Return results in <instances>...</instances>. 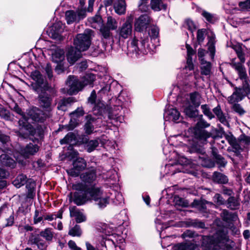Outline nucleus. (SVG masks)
Instances as JSON below:
<instances>
[{
    "mask_svg": "<svg viewBox=\"0 0 250 250\" xmlns=\"http://www.w3.org/2000/svg\"><path fill=\"white\" fill-rule=\"evenodd\" d=\"M210 125L205 120H200L197 122L195 126L189 128L185 133V145L193 147L197 140H205L211 136V134L204 128L209 126Z\"/></svg>",
    "mask_w": 250,
    "mask_h": 250,
    "instance_id": "1",
    "label": "nucleus"
},
{
    "mask_svg": "<svg viewBox=\"0 0 250 250\" xmlns=\"http://www.w3.org/2000/svg\"><path fill=\"white\" fill-rule=\"evenodd\" d=\"M95 78V76L91 73L86 74L81 81H79L74 76H70L66 81V85L69 87L68 93L70 95H73L82 90L86 85L92 87Z\"/></svg>",
    "mask_w": 250,
    "mask_h": 250,
    "instance_id": "2",
    "label": "nucleus"
},
{
    "mask_svg": "<svg viewBox=\"0 0 250 250\" xmlns=\"http://www.w3.org/2000/svg\"><path fill=\"white\" fill-rule=\"evenodd\" d=\"M95 78V76L91 73L86 74L81 81H79L74 76H70L66 81V85L69 87L68 93L70 95H73L82 90L86 85L92 87Z\"/></svg>",
    "mask_w": 250,
    "mask_h": 250,
    "instance_id": "3",
    "label": "nucleus"
},
{
    "mask_svg": "<svg viewBox=\"0 0 250 250\" xmlns=\"http://www.w3.org/2000/svg\"><path fill=\"white\" fill-rule=\"evenodd\" d=\"M173 157H176V163H169L165 166V170L167 174L173 175L177 172L188 173V168L189 167L190 161L183 156L178 154L175 151L171 152Z\"/></svg>",
    "mask_w": 250,
    "mask_h": 250,
    "instance_id": "4",
    "label": "nucleus"
},
{
    "mask_svg": "<svg viewBox=\"0 0 250 250\" xmlns=\"http://www.w3.org/2000/svg\"><path fill=\"white\" fill-rule=\"evenodd\" d=\"M91 200L95 201V204L100 208H104L109 203L110 197L104 194L100 188L95 186L91 187L87 190Z\"/></svg>",
    "mask_w": 250,
    "mask_h": 250,
    "instance_id": "5",
    "label": "nucleus"
},
{
    "mask_svg": "<svg viewBox=\"0 0 250 250\" xmlns=\"http://www.w3.org/2000/svg\"><path fill=\"white\" fill-rule=\"evenodd\" d=\"M92 36L93 31L89 29L85 30L83 33L78 34L74 40L76 49L81 52L87 50L91 44Z\"/></svg>",
    "mask_w": 250,
    "mask_h": 250,
    "instance_id": "6",
    "label": "nucleus"
},
{
    "mask_svg": "<svg viewBox=\"0 0 250 250\" xmlns=\"http://www.w3.org/2000/svg\"><path fill=\"white\" fill-rule=\"evenodd\" d=\"M14 110L21 116V118L19 121V134L23 138H26L29 135H35L33 132V128L31 125L27 123V117L23 114L21 109L17 105L15 104L13 107Z\"/></svg>",
    "mask_w": 250,
    "mask_h": 250,
    "instance_id": "7",
    "label": "nucleus"
},
{
    "mask_svg": "<svg viewBox=\"0 0 250 250\" xmlns=\"http://www.w3.org/2000/svg\"><path fill=\"white\" fill-rule=\"evenodd\" d=\"M81 7L78 8L76 11L68 10L65 12V19L68 24L73 22H78L83 19L86 16V9L83 7L85 4L84 0H79Z\"/></svg>",
    "mask_w": 250,
    "mask_h": 250,
    "instance_id": "8",
    "label": "nucleus"
},
{
    "mask_svg": "<svg viewBox=\"0 0 250 250\" xmlns=\"http://www.w3.org/2000/svg\"><path fill=\"white\" fill-rule=\"evenodd\" d=\"M133 15L130 14L127 16L125 21L118 28L116 33L119 40L127 39L132 36L133 32Z\"/></svg>",
    "mask_w": 250,
    "mask_h": 250,
    "instance_id": "9",
    "label": "nucleus"
},
{
    "mask_svg": "<svg viewBox=\"0 0 250 250\" xmlns=\"http://www.w3.org/2000/svg\"><path fill=\"white\" fill-rule=\"evenodd\" d=\"M148 38L146 37L143 39L140 43L139 44L138 40L134 37L128 45V51L135 54L136 56L139 55L140 53H147L146 49L148 48Z\"/></svg>",
    "mask_w": 250,
    "mask_h": 250,
    "instance_id": "10",
    "label": "nucleus"
},
{
    "mask_svg": "<svg viewBox=\"0 0 250 250\" xmlns=\"http://www.w3.org/2000/svg\"><path fill=\"white\" fill-rule=\"evenodd\" d=\"M214 238H218V242L223 250H235V243L230 240L227 233L223 230H219L214 234Z\"/></svg>",
    "mask_w": 250,
    "mask_h": 250,
    "instance_id": "11",
    "label": "nucleus"
},
{
    "mask_svg": "<svg viewBox=\"0 0 250 250\" xmlns=\"http://www.w3.org/2000/svg\"><path fill=\"white\" fill-rule=\"evenodd\" d=\"M201 240L203 250H223L217 242L218 238H214V234L212 236H202Z\"/></svg>",
    "mask_w": 250,
    "mask_h": 250,
    "instance_id": "12",
    "label": "nucleus"
},
{
    "mask_svg": "<svg viewBox=\"0 0 250 250\" xmlns=\"http://www.w3.org/2000/svg\"><path fill=\"white\" fill-rule=\"evenodd\" d=\"M31 76L35 82L32 84L33 89L37 93L42 92L48 88L47 84L45 82L43 76L38 71L33 72Z\"/></svg>",
    "mask_w": 250,
    "mask_h": 250,
    "instance_id": "13",
    "label": "nucleus"
},
{
    "mask_svg": "<svg viewBox=\"0 0 250 250\" xmlns=\"http://www.w3.org/2000/svg\"><path fill=\"white\" fill-rule=\"evenodd\" d=\"M27 117V121L31 119L35 122H43L46 118L50 116L49 112H43L37 107H33L28 110ZM28 123V122H27Z\"/></svg>",
    "mask_w": 250,
    "mask_h": 250,
    "instance_id": "14",
    "label": "nucleus"
},
{
    "mask_svg": "<svg viewBox=\"0 0 250 250\" xmlns=\"http://www.w3.org/2000/svg\"><path fill=\"white\" fill-rule=\"evenodd\" d=\"M96 91L95 90H93L88 99V102L91 104H94V106L93 107V113L96 115H101L104 112L105 105L103 101L100 100L96 101Z\"/></svg>",
    "mask_w": 250,
    "mask_h": 250,
    "instance_id": "15",
    "label": "nucleus"
},
{
    "mask_svg": "<svg viewBox=\"0 0 250 250\" xmlns=\"http://www.w3.org/2000/svg\"><path fill=\"white\" fill-rule=\"evenodd\" d=\"M151 21L150 17L144 14L136 19L134 22V28L136 31L143 32L145 31L149 26Z\"/></svg>",
    "mask_w": 250,
    "mask_h": 250,
    "instance_id": "16",
    "label": "nucleus"
},
{
    "mask_svg": "<svg viewBox=\"0 0 250 250\" xmlns=\"http://www.w3.org/2000/svg\"><path fill=\"white\" fill-rule=\"evenodd\" d=\"M86 167V163L85 161L82 158H78L73 162V167L67 170V172L70 175L76 177Z\"/></svg>",
    "mask_w": 250,
    "mask_h": 250,
    "instance_id": "17",
    "label": "nucleus"
},
{
    "mask_svg": "<svg viewBox=\"0 0 250 250\" xmlns=\"http://www.w3.org/2000/svg\"><path fill=\"white\" fill-rule=\"evenodd\" d=\"M187 48L188 50V58L187 61V65L183 70L184 73H187L188 71L189 72V74L188 75H186L185 77H188L193 73L194 75V79H197L198 78V74L197 72L193 71V64L191 58V56L194 54V51L188 45H187Z\"/></svg>",
    "mask_w": 250,
    "mask_h": 250,
    "instance_id": "18",
    "label": "nucleus"
},
{
    "mask_svg": "<svg viewBox=\"0 0 250 250\" xmlns=\"http://www.w3.org/2000/svg\"><path fill=\"white\" fill-rule=\"evenodd\" d=\"M90 188H89L86 191H85V192H75L74 193L73 196L71 197V200L75 204L79 206L83 205L88 201L91 200V198H90L89 194L87 193V190Z\"/></svg>",
    "mask_w": 250,
    "mask_h": 250,
    "instance_id": "19",
    "label": "nucleus"
},
{
    "mask_svg": "<svg viewBox=\"0 0 250 250\" xmlns=\"http://www.w3.org/2000/svg\"><path fill=\"white\" fill-rule=\"evenodd\" d=\"M39 150V146L32 143L27 144L20 149V154L24 158L35 155Z\"/></svg>",
    "mask_w": 250,
    "mask_h": 250,
    "instance_id": "20",
    "label": "nucleus"
},
{
    "mask_svg": "<svg viewBox=\"0 0 250 250\" xmlns=\"http://www.w3.org/2000/svg\"><path fill=\"white\" fill-rule=\"evenodd\" d=\"M84 114L82 107H78L74 111L70 113L71 120L70 121V129H73L79 124L78 118L83 116Z\"/></svg>",
    "mask_w": 250,
    "mask_h": 250,
    "instance_id": "21",
    "label": "nucleus"
},
{
    "mask_svg": "<svg viewBox=\"0 0 250 250\" xmlns=\"http://www.w3.org/2000/svg\"><path fill=\"white\" fill-rule=\"evenodd\" d=\"M246 96L240 87H235L232 94L228 97V101L229 104H233L242 101Z\"/></svg>",
    "mask_w": 250,
    "mask_h": 250,
    "instance_id": "22",
    "label": "nucleus"
},
{
    "mask_svg": "<svg viewBox=\"0 0 250 250\" xmlns=\"http://www.w3.org/2000/svg\"><path fill=\"white\" fill-rule=\"evenodd\" d=\"M39 94L40 103L41 105L44 109L45 112H49L50 114L51 110V99L47 95L42 92L38 93Z\"/></svg>",
    "mask_w": 250,
    "mask_h": 250,
    "instance_id": "23",
    "label": "nucleus"
},
{
    "mask_svg": "<svg viewBox=\"0 0 250 250\" xmlns=\"http://www.w3.org/2000/svg\"><path fill=\"white\" fill-rule=\"evenodd\" d=\"M164 118L166 121H169L178 122V120L180 118V114L177 109L171 108L165 112Z\"/></svg>",
    "mask_w": 250,
    "mask_h": 250,
    "instance_id": "24",
    "label": "nucleus"
},
{
    "mask_svg": "<svg viewBox=\"0 0 250 250\" xmlns=\"http://www.w3.org/2000/svg\"><path fill=\"white\" fill-rule=\"evenodd\" d=\"M230 65L236 71L240 79L248 77L246 69L242 63L237 62L235 60H232Z\"/></svg>",
    "mask_w": 250,
    "mask_h": 250,
    "instance_id": "25",
    "label": "nucleus"
},
{
    "mask_svg": "<svg viewBox=\"0 0 250 250\" xmlns=\"http://www.w3.org/2000/svg\"><path fill=\"white\" fill-rule=\"evenodd\" d=\"M81 51L77 50L76 47H70L67 53V59L68 62L71 64H74L81 57Z\"/></svg>",
    "mask_w": 250,
    "mask_h": 250,
    "instance_id": "26",
    "label": "nucleus"
},
{
    "mask_svg": "<svg viewBox=\"0 0 250 250\" xmlns=\"http://www.w3.org/2000/svg\"><path fill=\"white\" fill-rule=\"evenodd\" d=\"M69 211L70 216L75 217L77 223H80L86 221V218L85 215L76 207H70Z\"/></svg>",
    "mask_w": 250,
    "mask_h": 250,
    "instance_id": "27",
    "label": "nucleus"
},
{
    "mask_svg": "<svg viewBox=\"0 0 250 250\" xmlns=\"http://www.w3.org/2000/svg\"><path fill=\"white\" fill-rule=\"evenodd\" d=\"M81 178L85 183H92L96 178L95 170L92 169L83 173L81 175Z\"/></svg>",
    "mask_w": 250,
    "mask_h": 250,
    "instance_id": "28",
    "label": "nucleus"
},
{
    "mask_svg": "<svg viewBox=\"0 0 250 250\" xmlns=\"http://www.w3.org/2000/svg\"><path fill=\"white\" fill-rule=\"evenodd\" d=\"M173 250H200L199 246L193 243H183L175 245Z\"/></svg>",
    "mask_w": 250,
    "mask_h": 250,
    "instance_id": "29",
    "label": "nucleus"
},
{
    "mask_svg": "<svg viewBox=\"0 0 250 250\" xmlns=\"http://www.w3.org/2000/svg\"><path fill=\"white\" fill-rule=\"evenodd\" d=\"M86 122L84 125V129L85 133L87 135H89L94 131V127L93 124L95 123L96 120L95 118L89 115L86 116Z\"/></svg>",
    "mask_w": 250,
    "mask_h": 250,
    "instance_id": "30",
    "label": "nucleus"
},
{
    "mask_svg": "<svg viewBox=\"0 0 250 250\" xmlns=\"http://www.w3.org/2000/svg\"><path fill=\"white\" fill-rule=\"evenodd\" d=\"M213 111L217 117L219 121L224 125H226L229 127V125L227 120V117L223 113L220 106L218 105L216 107L214 108Z\"/></svg>",
    "mask_w": 250,
    "mask_h": 250,
    "instance_id": "31",
    "label": "nucleus"
},
{
    "mask_svg": "<svg viewBox=\"0 0 250 250\" xmlns=\"http://www.w3.org/2000/svg\"><path fill=\"white\" fill-rule=\"evenodd\" d=\"M114 8L115 12L119 15H124L126 11V4L124 0H117L114 3Z\"/></svg>",
    "mask_w": 250,
    "mask_h": 250,
    "instance_id": "32",
    "label": "nucleus"
},
{
    "mask_svg": "<svg viewBox=\"0 0 250 250\" xmlns=\"http://www.w3.org/2000/svg\"><path fill=\"white\" fill-rule=\"evenodd\" d=\"M64 58V52L61 49H57L52 55V61L56 63L63 62Z\"/></svg>",
    "mask_w": 250,
    "mask_h": 250,
    "instance_id": "33",
    "label": "nucleus"
},
{
    "mask_svg": "<svg viewBox=\"0 0 250 250\" xmlns=\"http://www.w3.org/2000/svg\"><path fill=\"white\" fill-rule=\"evenodd\" d=\"M0 161L2 165L11 168H14L16 166L15 160L6 154H2L0 156Z\"/></svg>",
    "mask_w": 250,
    "mask_h": 250,
    "instance_id": "34",
    "label": "nucleus"
},
{
    "mask_svg": "<svg viewBox=\"0 0 250 250\" xmlns=\"http://www.w3.org/2000/svg\"><path fill=\"white\" fill-rule=\"evenodd\" d=\"M221 216L224 221L228 223L231 221L236 222L238 220V216L236 214L229 213L226 210L222 211Z\"/></svg>",
    "mask_w": 250,
    "mask_h": 250,
    "instance_id": "35",
    "label": "nucleus"
},
{
    "mask_svg": "<svg viewBox=\"0 0 250 250\" xmlns=\"http://www.w3.org/2000/svg\"><path fill=\"white\" fill-rule=\"evenodd\" d=\"M212 179L214 182L222 184H227L229 181L227 176L219 172H214L213 173Z\"/></svg>",
    "mask_w": 250,
    "mask_h": 250,
    "instance_id": "36",
    "label": "nucleus"
},
{
    "mask_svg": "<svg viewBox=\"0 0 250 250\" xmlns=\"http://www.w3.org/2000/svg\"><path fill=\"white\" fill-rule=\"evenodd\" d=\"M150 7L154 11H159L161 10H166L167 5L164 4L162 0H151Z\"/></svg>",
    "mask_w": 250,
    "mask_h": 250,
    "instance_id": "37",
    "label": "nucleus"
},
{
    "mask_svg": "<svg viewBox=\"0 0 250 250\" xmlns=\"http://www.w3.org/2000/svg\"><path fill=\"white\" fill-rule=\"evenodd\" d=\"M102 177L105 180L109 182H113V183H112V184H113L114 182H116V181L117 172L115 170L113 169H110L106 173H103L102 174Z\"/></svg>",
    "mask_w": 250,
    "mask_h": 250,
    "instance_id": "38",
    "label": "nucleus"
},
{
    "mask_svg": "<svg viewBox=\"0 0 250 250\" xmlns=\"http://www.w3.org/2000/svg\"><path fill=\"white\" fill-rule=\"evenodd\" d=\"M184 111L186 115L190 118H194L198 115V111L193 107L189 105L188 104L185 106Z\"/></svg>",
    "mask_w": 250,
    "mask_h": 250,
    "instance_id": "39",
    "label": "nucleus"
},
{
    "mask_svg": "<svg viewBox=\"0 0 250 250\" xmlns=\"http://www.w3.org/2000/svg\"><path fill=\"white\" fill-rule=\"evenodd\" d=\"M201 63V74L208 76L211 73V65L209 62H207L204 59H202Z\"/></svg>",
    "mask_w": 250,
    "mask_h": 250,
    "instance_id": "40",
    "label": "nucleus"
},
{
    "mask_svg": "<svg viewBox=\"0 0 250 250\" xmlns=\"http://www.w3.org/2000/svg\"><path fill=\"white\" fill-rule=\"evenodd\" d=\"M106 235H113L115 234V228L109 224H103L101 229H98Z\"/></svg>",
    "mask_w": 250,
    "mask_h": 250,
    "instance_id": "41",
    "label": "nucleus"
},
{
    "mask_svg": "<svg viewBox=\"0 0 250 250\" xmlns=\"http://www.w3.org/2000/svg\"><path fill=\"white\" fill-rule=\"evenodd\" d=\"M27 182V177L23 174L19 175L13 181V184L17 188L23 186Z\"/></svg>",
    "mask_w": 250,
    "mask_h": 250,
    "instance_id": "42",
    "label": "nucleus"
},
{
    "mask_svg": "<svg viewBox=\"0 0 250 250\" xmlns=\"http://www.w3.org/2000/svg\"><path fill=\"white\" fill-rule=\"evenodd\" d=\"M242 81V92L247 95L250 94V80L248 77L240 79Z\"/></svg>",
    "mask_w": 250,
    "mask_h": 250,
    "instance_id": "43",
    "label": "nucleus"
},
{
    "mask_svg": "<svg viewBox=\"0 0 250 250\" xmlns=\"http://www.w3.org/2000/svg\"><path fill=\"white\" fill-rule=\"evenodd\" d=\"M190 100L191 103L195 107H198L201 104V96L198 92H193L190 94Z\"/></svg>",
    "mask_w": 250,
    "mask_h": 250,
    "instance_id": "44",
    "label": "nucleus"
},
{
    "mask_svg": "<svg viewBox=\"0 0 250 250\" xmlns=\"http://www.w3.org/2000/svg\"><path fill=\"white\" fill-rule=\"evenodd\" d=\"M212 155L216 163L219 165V167H224L226 166L227 161L221 155L217 154L216 149H212Z\"/></svg>",
    "mask_w": 250,
    "mask_h": 250,
    "instance_id": "45",
    "label": "nucleus"
},
{
    "mask_svg": "<svg viewBox=\"0 0 250 250\" xmlns=\"http://www.w3.org/2000/svg\"><path fill=\"white\" fill-rule=\"evenodd\" d=\"M105 49V45L104 43L99 42L97 45L93 47L92 54L97 56L103 53Z\"/></svg>",
    "mask_w": 250,
    "mask_h": 250,
    "instance_id": "46",
    "label": "nucleus"
},
{
    "mask_svg": "<svg viewBox=\"0 0 250 250\" xmlns=\"http://www.w3.org/2000/svg\"><path fill=\"white\" fill-rule=\"evenodd\" d=\"M64 27V24L60 21L54 24L52 29L54 30L55 34L56 35L54 37L56 38L58 36H60L63 32Z\"/></svg>",
    "mask_w": 250,
    "mask_h": 250,
    "instance_id": "47",
    "label": "nucleus"
},
{
    "mask_svg": "<svg viewBox=\"0 0 250 250\" xmlns=\"http://www.w3.org/2000/svg\"><path fill=\"white\" fill-rule=\"evenodd\" d=\"M76 136L72 132L68 133L62 139L60 140L62 145L65 144H72L76 141Z\"/></svg>",
    "mask_w": 250,
    "mask_h": 250,
    "instance_id": "48",
    "label": "nucleus"
},
{
    "mask_svg": "<svg viewBox=\"0 0 250 250\" xmlns=\"http://www.w3.org/2000/svg\"><path fill=\"white\" fill-rule=\"evenodd\" d=\"M106 26L112 30H116L118 27L117 20L111 16H108L106 23Z\"/></svg>",
    "mask_w": 250,
    "mask_h": 250,
    "instance_id": "49",
    "label": "nucleus"
},
{
    "mask_svg": "<svg viewBox=\"0 0 250 250\" xmlns=\"http://www.w3.org/2000/svg\"><path fill=\"white\" fill-rule=\"evenodd\" d=\"M226 139L229 142V144L235 149L236 151H238L241 149V147L240 145L238 144L236 138L232 135H227L226 136Z\"/></svg>",
    "mask_w": 250,
    "mask_h": 250,
    "instance_id": "50",
    "label": "nucleus"
},
{
    "mask_svg": "<svg viewBox=\"0 0 250 250\" xmlns=\"http://www.w3.org/2000/svg\"><path fill=\"white\" fill-rule=\"evenodd\" d=\"M99 143L98 140H92L88 141L86 145L87 151L91 152L93 151L99 146Z\"/></svg>",
    "mask_w": 250,
    "mask_h": 250,
    "instance_id": "51",
    "label": "nucleus"
},
{
    "mask_svg": "<svg viewBox=\"0 0 250 250\" xmlns=\"http://www.w3.org/2000/svg\"><path fill=\"white\" fill-rule=\"evenodd\" d=\"M201 15L207 21L210 23H214L217 20V18L214 15L205 10L202 12Z\"/></svg>",
    "mask_w": 250,
    "mask_h": 250,
    "instance_id": "52",
    "label": "nucleus"
},
{
    "mask_svg": "<svg viewBox=\"0 0 250 250\" xmlns=\"http://www.w3.org/2000/svg\"><path fill=\"white\" fill-rule=\"evenodd\" d=\"M203 156H199V160L201 161V165L207 167H211L214 166V164L206 157L204 154H202Z\"/></svg>",
    "mask_w": 250,
    "mask_h": 250,
    "instance_id": "53",
    "label": "nucleus"
},
{
    "mask_svg": "<svg viewBox=\"0 0 250 250\" xmlns=\"http://www.w3.org/2000/svg\"><path fill=\"white\" fill-rule=\"evenodd\" d=\"M102 18L99 15H95L88 19V21L91 24V26L95 28L97 27V24H100Z\"/></svg>",
    "mask_w": 250,
    "mask_h": 250,
    "instance_id": "54",
    "label": "nucleus"
},
{
    "mask_svg": "<svg viewBox=\"0 0 250 250\" xmlns=\"http://www.w3.org/2000/svg\"><path fill=\"white\" fill-rule=\"evenodd\" d=\"M229 207L231 209H235L240 205L239 201L234 197H230L228 199Z\"/></svg>",
    "mask_w": 250,
    "mask_h": 250,
    "instance_id": "55",
    "label": "nucleus"
},
{
    "mask_svg": "<svg viewBox=\"0 0 250 250\" xmlns=\"http://www.w3.org/2000/svg\"><path fill=\"white\" fill-rule=\"evenodd\" d=\"M68 234L72 236H80L82 234V230L80 226L76 225L73 228H71L69 230Z\"/></svg>",
    "mask_w": 250,
    "mask_h": 250,
    "instance_id": "56",
    "label": "nucleus"
},
{
    "mask_svg": "<svg viewBox=\"0 0 250 250\" xmlns=\"http://www.w3.org/2000/svg\"><path fill=\"white\" fill-rule=\"evenodd\" d=\"M208 45V51L209 52V55H210V58L211 59H213L214 58V55H215V52L214 43L213 40L210 39L209 41Z\"/></svg>",
    "mask_w": 250,
    "mask_h": 250,
    "instance_id": "57",
    "label": "nucleus"
},
{
    "mask_svg": "<svg viewBox=\"0 0 250 250\" xmlns=\"http://www.w3.org/2000/svg\"><path fill=\"white\" fill-rule=\"evenodd\" d=\"M201 108L204 114L208 116L210 119L214 117V115L212 114L208 105L203 104L201 105Z\"/></svg>",
    "mask_w": 250,
    "mask_h": 250,
    "instance_id": "58",
    "label": "nucleus"
},
{
    "mask_svg": "<svg viewBox=\"0 0 250 250\" xmlns=\"http://www.w3.org/2000/svg\"><path fill=\"white\" fill-rule=\"evenodd\" d=\"M174 202L177 206L186 207L188 206V203L184 199L178 196H175L174 197Z\"/></svg>",
    "mask_w": 250,
    "mask_h": 250,
    "instance_id": "59",
    "label": "nucleus"
},
{
    "mask_svg": "<svg viewBox=\"0 0 250 250\" xmlns=\"http://www.w3.org/2000/svg\"><path fill=\"white\" fill-rule=\"evenodd\" d=\"M41 235L47 241L51 240L53 237V234L49 229H46L44 231L41 232Z\"/></svg>",
    "mask_w": 250,
    "mask_h": 250,
    "instance_id": "60",
    "label": "nucleus"
},
{
    "mask_svg": "<svg viewBox=\"0 0 250 250\" xmlns=\"http://www.w3.org/2000/svg\"><path fill=\"white\" fill-rule=\"evenodd\" d=\"M110 30L111 29H109L108 27L103 26L101 28L100 32L104 38L107 39L111 36Z\"/></svg>",
    "mask_w": 250,
    "mask_h": 250,
    "instance_id": "61",
    "label": "nucleus"
},
{
    "mask_svg": "<svg viewBox=\"0 0 250 250\" xmlns=\"http://www.w3.org/2000/svg\"><path fill=\"white\" fill-rule=\"evenodd\" d=\"M185 26L187 28L191 33L196 29V26L194 22L189 19H188L185 21Z\"/></svg>",
    "mask_w": 250,
    "mask_h": 250,
    "instance_id": "62",
    "label": "nucleus"
},
{
    "mask_svg": "<svg viewBox=\"0 0 250 250\" xmlns=\"http://www.w3.org/2000/svg\"><path fill=\"white\" fill-rule=\"evenodd\" d=\"M73 188L77 190V192H85V191L88 188H86L85 186L83 183H78L73 186Z\"/></svg>",
    "mask_w": 250,
    "mask_h": 250,
    "instance_id": "63",
    "label": "nucleus"
},
{
    "mask_svg": "<svg viewBox=\"0 0 250 250\" xmlns=\"http://www.w3.org/2000/svg\"><path fill=\"white\" fill-rule=\"evenodd\" d=\"M150 36L151 41H158L157 39L159 34V29L157 27H153L151 29Z\"/></svg>",
    "mask_w": 250,
    "mask_h": 250,
    "instance_id": "64",
    "label": "nucleus"
}]
</instances>
